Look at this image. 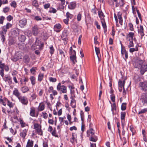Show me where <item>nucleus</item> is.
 Segmentation results:
<instances>
[{"instance_id":"1","label":"nucleus","mask_w":147,"mask_h":147,"mask_svg":"<svg viewBox=\"0 0 147 147\" xmlns=\"http://www.w3.org/2000/svg\"><path fill=\"white\" fill-rule=\"evenodd\" d=\"M144 61L138 58L134 63L135 67L140 68V72L142 75L147 71V64H144Z\"/></svg>"},{"instance_id":"2","label":"nucleus","mask_w":147,"mask_h":147,"mask_svg":"<svg viewBox=\"0 0 147 147\" xmlns=\"http://www.w3.org/2000/svg\"><path fill=\"white\" fill-rule=\"evenodd\" d=\"M43 46L44 44L42 43L40 41L36 38L35 43L31 46V49H32L34 50L36 49L40 50L42 49Z\"/></svg>"},{"instance_id":"3","label":"nucleus","mask_w":147,"mask_h":147,"mask_svg":"<svg viewBox=\"0 0 147 147\" xmlns=\"http://www.w3.org/2000/svg\"><path fill=\"white\" fill-rule=\"evenodd\" d=\"M57 90L60 94L66 93L67 87L64 85H61V82L59 83L57 86Z\"/></svg>"},{"instance_id":"4","label":"nucleus","mask_w":147,"mask_h":147,"mask_svg":"<svg viewBox=\"0 0 147 147\" xmlns=\"http://www.w3.org/2000/svg\"><path fill=\"white\" fill-rule=\"evenodd\" d=\"M139 87L142 91L145 92L147 91V81L140 82Z\"/></svg>"},{"instance_id":"5","label":"nucleus","mask_w":147,"mask_h":147,"mask_svg":"<svg viewBox=\"0 0 147 147\" xmlns=\"http://www.w3.org/2000/svg\"><path fill=\"white\" fill-rule=\"evenodd\" d=\"M18 98L19 101L22 105H26L28 104V100L26 96L21 95Z\"/></svg>"},{"instance_id":"6","label":"nucleus","mask_w":147,"mask_h":147,"mask_svg":"<svg viewBox=\"0 0 147 147\" xmlns=\"http://www.w3.org/2000/svg\"><path fill=\"white\" fill-rule=\"evenodd\" d=\"M121 53L122 56H123L124 55H125V58H124L126 59L128 58V53L126 51L124 47H123L122 44H121Z\"/></svg>"},{"instance_id":"7","label":"nucleus","mask_w":147,"mask_h":147,"mask_svg":"<svg viewBox=\"0 0 147 147\" xmlns=\"http://www.w3.org/2000/svg\"><path fill=\"white\" fill-rule=\"evenodd\" d=\"M141 99L143 103L147 104V92L142 93L141 96Z\"/></svg>"},{"instance_id":"8","label":"nucleus","mask_w":147,"mask_h":147,"mask_svg":"<svg viewBox=\"0 0 147 147\" xmlns=\"http://www.w3.org/2000/svg\"><path fill=\"white\" fill-rule=\"evenodd\" d=\"M32 32L34 36H36L38 33V28L36 25H35L32 28Z\"/></svg>"},{"instance_id":"9","label":"nucleus","mask_w":147,"mask_h":147,"mask_svg":"<svg viewBox=\"0 0 147 147\" xmlns=\"http://www.w3.org/2000/svg\"><path fill=\"white\" fill-rule=\"evenodd\" d=\"M76 6V1H73L70 2L68 5V8L71 10L74 9Z\"/></svg>"},{"instance_id":"10","label":"nucleus","mask_w":147,"mask_h":147,"mask_svg":"<svg viewBox=\"0 0 147 147\" xmlns=\"http://www.w3.org/2000/svg\"><path fill=\"white\" fill-rule=\"evenodd\" d=\"M26 19L25 18H23L20 21L19 25L21 27L23 28L26 25Z\"/></svg>"},{"instance_id":"11","label":"nucleus","mask_w":147,"mask_h":147,"mask_svg":"<svg viewBox=\"0 0 147 147\" xmlns=\"http://www.w3.org/2000/svg\"><path fill=\"white\" fill-rule=\"evenodd\" d=\"M61 28V26L59 24H56L54 26V31L57 32H59Z\"/></svg>"},{"instance_id":"12","label":"nucleus","mask_w":147,"mask_h":147,"mask_svg":"<svg viewBox=\"0 0 147 147\" xmlns=\"http://www.w3.org/2000/svg\"><path fill=\"white\" fill-rule=\"evenodd\" d=\"M3 79L5 82H8L9 84H11L12 83V79L10 76H5Z\"/></svg>"},{"instance_id":"13","label":"nucleus","mask_w":147,"mask_h":147,"mask_svg":"<svg viewBox=\"0 0 147 147\" xmlns=\"http://www.w3.org/2000/svg\"><path fill=\"white\" fill-rule=\"evenodd\" d=\"M48 92L49 93L52 92L53 95L54 96L57 95L58 94V92L55 90H54L53 87L52 86H50L49 87Z\"/></svg>"},{"instance_id":"14","label":"nucleus","mask_w":147,"mask_h":147,"mask_svg":"<svg viewBox=\"0 0 147 147\" xmlns=\"http://www.w3.org/2000/svg\"><path fill=\"white\" fill-rule=\"evenodd\" d=\"M13 94L16 96L18 98L21 96V94L19 92L17 88H15L13 91Z\"/></svg>"},{"instance_id":"15","label":"nucleus","mask_w":147,"mask_h":147,"mask_svg":"<svg viewBox=\"0 0 147 147\" xmlns=\"http://www.w3.org/2000/svg\"><path fill=\"white\" fill-rule=\"evenodd\" d=\"M94 131L91 128L87 131V135L88 137L94 135Z\"/></svg>"},{"instance_id":"16","label":"nucleus","mask_w":147,"mask_h":147,"mask_svg":"<svg viewBox=\"0 0 147 147\" xmlns=\"http://www.w3.org/2000/svg\"><path fill=\"white\" fill-rule=\"evenodd\" d=\"M138 32L141 36V38L142 39L143 36L144 35V29L142 26H140V28L138 30Z\"/></svg>"},{"instance_id":"17","label":"nucleus","mask_w":147,"mask_h":147,"mask_svg":"<svg viewBox=\"0 0 147 147\" xmlns=\"http://www.w3.org/2000/svg\"><path fill=\"white\" fill-rule=\"evenodd\" d=\"M6 34L2 32H0V36L1 40L3 43L5 42V41Z\"/></svg>"},{"instance_id":"18","label":"nucleus","mask_w":147,"mask_h":147,"mask_svg":"<svg viewBox=\"0 0 147 147\" xmlns=\"http://www.w3.org/2000/svg\"><path fill=\"white\" fill-rule=\"evenodd\" d=\"M35 108L32 107L30 108V115L32 117L35 116Z\"/></svg>"},{"instance_id":"19","label":"nucleus","mask_w":147,"mask_h":147,"mask_svg":"<svg viewBox=\"0 0 147 147\" xmlns=\"http://www.w3.org/2000/svg\"><path fill=\"white\" fill-rule=\"evenodd\" d=\"M28 129H25L22 132L20 133V136L22 137L23 139H24L27 135Z\"/></svg>"},{"instance_id":"20","label":"nucleus","mask_w":147,"mask_h":147,"mask_svg":"<svg viewBox=\"0 0 147 147\" xmlns=\"http://www.w3.org/2000/svg\"><path fill=\"white\" fill-rule=\"evenodd\" d=\"M134 35V33L132 32H129L127 35L126 37L127 39H132L133 40V37Z\"/></svg>"},{"instance_id":"21","label":"nucleus","mask_w":147,"mask_h":147,"mask_svg":"<svg viewBox=\"0 0 147 147\" xmlns=\"http://www.w3.org/2000/svg\"><path fill=\"white\" fill-rule=\"evenodd\" d=\"M101 21L102 26L104 29V32H105L107 31V26L104 19H101Z\"/></svg>"},{"instance_id":"22","label":"nucleus","mask_w":147,"mask_h":147,"mask_svg":"<svg viewBox=\"0 0 147 147\" xmlns=\"http://www.w3.org/2000/svg\"><path fill=\"white\" fill-rule=\"evenodd\" d=\"M21 90L23 93H25L28 92L29 89L27 86H25L22 88Z\"/></svg>"},{"instance_id":"23","label":"nucleus","mask_w":147,"mask_h":147,"mask_svg":"<svg viewBox=\"0 0 147 147\" xmlns=\"http://www.w3.org/2000/svg\"><path fill=\"white\" fill-rule=\"evenodd\" d=\"M67 34L66 30L64 31L62 34L61 38L62 39H67Z\"/></svg>"},{"instance_id":"24","label":"nucleus","mask_w":147,"mask_h":147,"mask_svg":"<svg viewBox=\"0 0 147 147\" xmlns=\"http://www.w3.org/2000/svg\"><path fill=\"white\" fill-rule=\"evenodd\" d=\"M34 142L32 140L29 139L27 142L26 147H33Z\"/></svg>"},{"instance_id":"25","label":"nucleus","mask_w":147,"mask_h":147,"mask_svg":"<svg viewBox=\"0 0 147 147\" xmlns=\"http://www.w3.org/2000/svg\"><path fill=\"white\" fill-rule=\"evenodd\" d=\"M111 111L112 112V114L114 115L115 114L114 113V111H116L117 110L116 105L115 102L114 103L111 105Z\"/></svg>"},{"instance_id":"26","label":"nucleus","mask_w":147,"mask_h":147,"mask_svg":"<svg viewBox=\"0 0 147 147\" xmlns=\"http://www.w3.org/2000/svg\"><path fill=\"white\" fill-rule=\"evenodd\" d=\"M45 109V105L43 103H40L38 107L39 111H42Z\"/></svg>"},{"instance_id":"27","label":"nucleus","mask_w":147,"mask_h":147,"mask_svg":"<svg viewBox=\"0 0 147 147\" xmlns=\"http://www.w3.org/2000/svg\"><path fill=\"white\" fill-rule=\"evenodd\" d=\"M97 140V137L95 135L91 136L89 138L90 141L93 142H96Z\"/></svg>"},{"instance_id":"28","label":"nucleus","mask_w":147,"mask_h":147,"mask_svg":"<svg viewBox=\"0 0 147 147\" xmlns=\"http://www.w3.org/2000/svg\"><path fill=\"white\" fill-rule=\"evenodd\" d=\"M19 34L18 30H14L12 32V35L13 37H16Z\"/></svg>"},{"instance_id":"29","label":"nucleus","mask_w":147,"mask_h":147,"mask_svg":"<svg viewBox=\"0 0 147 147\" xmlns=\"http://www.w3.org/2000/svg\"><path fill=\"white\" fill-rule=\"evenodd\" d=\"M30 79L31 82V84L33 85L36 84V78L34 76H31Z\"/></svg>"},{"instance_id":"30","label":"nucleus","mask_w":147,"mask_h":147,"mask_svg":"<svg viewBox=\"0 0 147 147\" xmlns=\"http://www.w3.org/2000/svg\"><path fill=\"white\" fill-rule=\"evenodd\" d=\"M44 78V74L40 73L38 76V81L40 82H41Z\"/></svg>"},{"instance_id":"31","label":"nucleus","mask_w":147,"mask_h":147,"mask_svg":"<svg viewBox=\"0 0 147 147\" xmlns=\"http://www.w3.org/2000/svg\"><path fill=\"white\" fill-rule=\"evenodd\" d=\"M32 5L34 6L37 9L39 6L38 4L37 0H34L32 2Z\"/></svg>"},{"instance_id":"32","label":"nucleus","mask_w":147,"mask_h":147,"mask_svg":"<svg viewBox=\"0 0 147 147\" xmlns=\"http://www.w3.org/2000/svg\"><path fill=\"white\" fill-rule=\"evenodd\" d=\"M125 84V81H123V82L120 80H119L118 82V85L119 87H123V90H124V84Z\"/></svg>"},{"instance_id":"33","label":"nucleus","mask_w":147,"mask_h":147,"mask_svg":"<svg viewBox=\"0 0 147 147\" xmlns=\"http://www.w3.org/2000/svg\"><path fill=\"white\" fill-rule=\"evenodd\" d=\"M70 104L72 108H75L76 107V101L75 99L71 100Z\"/></svg>"},{"instance_id":"34","label":"nucleus","mask_w":147,"mask_h":147,"mask_svg":"<svg viewBox=\"0 0 147 147\" xmlns=\"http://www.w3.org/2000/svg\"><path fill=\"white\" fill-rule=\"evenodd\" d=\"M66 17L69 20V19H72L74 17V15L69 12H67L66 13Z\"/></svg>"},{"instance_id":"35","label":"nucleus","mask_w":147,"mask_h":147,"mask_svg":"<svg viewBox=\"0 0 147 147\" xmlns=\"http://www.w3.org/2000/svg\"><path fill=\"white\" fill-rule=\"evenodd\" d=\"M133 40L132 39H129L128 40L129 41L128 45L127 47L129 48H130L131 47H134V44L133 42Z\"/></svg>"},{"instance_id":"36","label":"nucleus","mask_w":147,"mask_h":147,"mask_svg":"<svg viewBox=\"0 0 147 147\" xmlns=\"http://www.w3.org/2000/svg\"><path fill=\"white\" fill-rule=\"evenodd\" d=\"M37 97V95L35 93H33L31 95L30 98L32 100L36 99Z\"/></svg>"},{"instance_id":"37","label":"nucleus","mask_w":147,"mask_h":147,"mask_svg":"<svg viewBox=\"0 0 147 147\" xmlns=\"http://www.w3.org/2000/svg\"><path fill=\"white\" fill-rule=\"evenodd\" d=\"M138 47L137 46L135 47V48H130L129 49V51L131 53H133L134 51H138Z\"/></svg>"},{"instance_id":"38","label":"nucleus","mask_w":147,"mask_h":147,"mask_svg":"<svg viewBox=\"0 0 147 147\" xmlns=\"http://www.w3.org/2000/svg\"><path fill=\"white\" fill-rule=\"evenodd\" d=\"M18 39L21 42H23L25 40V36L24 35H21L19 37Z\"/></svg>"},{"instance_id":"39","label":"nucleus","mask_w":147,"mask_h":147,"mask_svg":"<svg viewBox=\"0 0 147 147\" xmlns=\"http://www.w3.org/2000/svg\"><path fill=\"white\" fill-rule=\"evenodd\" d=\"M70 59L74 64L77 62L76 55H71L70 56Z\"/></svg>"},{"instance_id":"40","label":"nucleus","mask_w":147,"mask_h":147,"mask_svg":"<svg viewBox=\"0 0 147 147\" xmlns=\"http://www.w3.org/2000/svg\"><path fill=\"white\" fill-rule=\"evenodd\" d=\"M126 115V113L125 112H122L121 113V120L125 119Z\"/></svg>"},{"instance_id":"41","label":"nucleus","mask_w":147,"mask_h":147,"mask_svg":"<svg viewBox=\"0 0 147 147\" xmlns=\"http://www.w3.org/2000/svg\"><path fill=\"white\" fill-rule=\"evenodd\" d=\"M49 80L50 82L54 83L57 81V79L55 78L50 77L49 78Z\"/></svg>"},{"instance_id":"42","label":"nucleus","mask_w":147,"mask_h":147,"mask_svg":"<svg viewBox=\"0 0 147 147\" xmlns=\"http://www.w3.org/2000/svg\"><path fill=\"white\" fill-rule=\"evenodd\" d=\"M98 14L99 17L101 18V19L102 18L104 19V17L105 16L102 11H98Z\"/></svg>"},{"instance_id":"43","label":"nucleus","mask_w":147,"mask_h":147,"mask_svg":"<svg viewBox=\"0 0 147 147\" xmlns=\"http://www.w3.org/2000/svg\"><path fill=\"white\" fill-rule=\"evenodd\" d=\"M147 112V108H144L142 109L141 111H139L138 114L144 113Z\"/></svg>"},{"instance_id":"44","label":"nucleus","mask_w":147,"mask_h":147,"mask_svg":"<svg viewBox=\"0 0 147 147\" xmlns=\"http://www.w3.org/2000/svg\"><path fill=\"white\" fill-rule=\"evenodd\" d=\"M126 104L125 103H123L121 107V109L122 111H124L126 109Z\"/></svg>"},{"instance_id":"45","label":"nucleus","mask_w":147,"mask_h":147,"mask_svg":"<svg viewBox=\"0 0 147 147\" xmlns=\"http://www.w3.org/2000/svg\"><path fill=\"white\" fill-rule=\"evenodd\" d=\"M36 132L39 135H42V132L41 129V127L36 129Z\"/></svg>"},{"instance_id":"46","label":"nucleus","mask_w":147,"mask_h":147,"mask_svg":"<svg viewBox=\"0 0 147 147\" xmlns=\"http://www.w3.org/2000/svg\"><path fill=\"white\" fill-rule=\"evenodd\" d=\"M51 134L53 136H54L57 137H58V135L56 134V130L55 127L54 128V129L53 131L52 132H51Z\"/></svg>"},{"instance_id":"47","label":"nucleus","mask_w":147,"mask_h":147,"mask_svg":"<svg viewBox=\"0 0 147 147\" xmlns=\"http://www.w3.org/2000/svg\"><path fill=\"white\" fill-rule=\"evenodd\" d=\"M1 28L2 30V31H1L0 32H2L6 34L7 31V29L6 28L5 26H4L1 27Z\"/></svg>"},{"instance_id":"48","label":"nucleus","mask_w":147,"mask_h":147,"mask_svg":"<svg viewBox=\"0 0 147 147\" xmlns=\"http://www.w3.org/2000/svg\"><path fill=\"white\" fill-rule=\"evenodd\" d=\"M49 49H50V53L51 55H52L54 53L55 51L53 46L52 45L51 46L49 47Z\"/></svg>"},{"instance_id":"49","label":"nucleus","mask_w":147,"mask_h":147,"mask_svg":"<svg viewBox=\"0 0 147 147\" xmlns=\"http://www.w3.org/2000/svg\"><path fill=\"white\" fill-rule=\"evenodd\" d=\"M68 87L70 90V93L72 94L74 92V87L73 85H69L68 86Z\"/></svg>"},{"instance_id":"50","label":"nucleus","mask_w":147,"mask_h":147,"mask_svg":"<svg viewBox=\"0 0 147 147\" xmlns=\"http://www.w3.org/2000/svg\"><path fill=\"white\" fill-rule=\"evenodd\" d=\"M56 11L57 10L51 7L50 8L49 12L50 13H56Z\"/></svg>"},{"instance_id":"51","label":"nucleus","mask_w":147,"mask_h":147,"mask_svg":"<svg viewBox=\"0 0 147 147\" xmlns=\"http://www.w3.org/2000/svg\"><path fill=\"white\" fill-rule=\"evenodd\" d=\"M20 122L21 124V125L22 127H23L26 126V124L21 119L20 121Z\"/></svg>"},{"instance_id":"52","label":"nucleus","mask_w":147,"mask_h":147,"mask_svg":"<svg viewBox=\"0 0 147 147\" xmlns=\"http://www.w3.org/2000/svg\"><path fill=\"white\" fill-rule=\"evenodd\" d=\"M80 115H81V120L82 122L84 121V113L82 111H81V112H80Z\"/></svg>"},{"instance_id":"53","label":"nucleus","mask_w":147,"mask_h":147,"mask_svg":"<svg viewBox=\"0 0 147 147\" xmlns=\"http://www.w3.org/2000/svg\"><path fill=\"white\" fill-rule=\"evenodd\" d=\"M119 6L120 7H122L123 6L124 4H125V3L124 2V0H121V1L119 2Z\"/></svg>"},{"instance_id":"54","label":"nucleus","mask_w":147,"mask_h":147,"mask_svg":"<svg viewBox=\"0 0 147 147\" xmlns=\"http://www.w3.org/2000/svg\"><path fill=\"white\" fill-rule=\"evenodd\" d=\"M136 11L137 12L138 16L139 18L140 19V20L141 21H142V18L141 15V14L139 12V10H138L137 9Z\"/></svg>"},{"instance_id":"55","label":"nucleus","mask_w":147,"mask_h":147,"mask_svg":"<svg viewBox=\"0 0 147 147\" xmlns=\"http://www.w3.org/2000/svg\"><path fill=\"white\" fill-rule=\"evenodd\" d=\"M95 50L96 51V54L97 55V57H98V55L99 53H100V50L98 48L96 47H95Z\"/></svg>"},{"instance_id":"56","label":"nucleus","mask_w":147,"mask_h":147,"mask_svg":"<svg viewBox=\"0 0 147 147\" xmlns=\"http://www.w3.org/2000/svg\"><path fill=\"white\" fill-rule=\"evenodd\" d=\"M5 26V27H6V28H7V29H9V28H11L12 26V24H11L9 23H7V24L6 25L4 26Z\"/></svg>"},{"instance_id":"57","label":"nucleus","mask_w":147,"mask_h":147,"mask_svg":"<svg viewBox=\"0 0 147 147\" xmlns=\"http://www.w3.org/2000/svg\"><path fill=\"white\" fill-rule=\"evenodd\" d=\"M82 18V14L79 13L77 15V20L78 21H80L81 19Z\"/></svg>"},{"instance_id":"58","label":"nucleus","mask_w":147,"mask_h":147,"mask_svg":"<svg viewBox=\"0 0 147 147\" xmlns=\"http://www.w3.org/2000/svg\"><path fill=\"white\" fill-rule=\"evenodd\" d=\"M10 5L11 7H13L14 8H15L16 7V1H14L11 2Z\"/></svg>"},{"instance_id":"59","label":"nucleus","mask_w":147,"mask_h":147,"mask_svg":"<svg viewBox=\"0 0 147 147\" xmlns=\"http://www.w3.org/2000/svg\"><path fill=\"white\" fill-rule=\"evenodd\" d=\"M23 81L24 83V84L26 85V82H28L29 80V79L28 78L24 77L23 79Z\"/></svg>"},{"instance_id":"60","label":"nucleus","mask_w":147,"mask_h":147,"mask_svg":"<svg viewBox=\"0 0 147 147\" xmlns=\"http://www.w3.org/2000/svg\"><path fill=\"white\" fill-rule=\"evenodd\" d=\"M5 20V17L3 16H1L0 17V24H2L3 23V21Z\"/></svg>"},{"instance_id":"61","label":"nucleus","mask_w":147,"mask_h":147,"mask_svg":"<svg viewBox=\"0 0 147 147\" xmlns=\"http://www.w3.org/2000/svg\"><path fill=\"white\" fill-rule=\"evenodd\" d=\"M111 98L112 101L114 103L115 101V97L114 94H112L111 95Z\"/></svg>"},{"instance_id":"62","label":"nucleus","mask_w":147,"mask_h":147,"mask_svg":"<svg viewBox=\"0 0 147 147\" xmlns=\"http://www.w3.org/2000/svg\"><path fill=\"white\" fill-rule=\"evenodd\" d=\"M7 105L9 106L10 108L12 107L13 106L12 102H10L8 100H7Z\"/></svg>"},{"instance_id":"63","label":"nucleus","mask_w":147,"mask_h":147,"mask_svg":"<svg viewBox=\"0 0 147 147\" xmlns=\"http://www.w3.org/2000/svg\"><path fill=\"white\" fill-rule=\"evenodd\" d=\"M130 30L131 31H133L134 30L133 28V24L131 23H129L128 24Z\"/></svg>"},{"instance_id":"64","label":"nucleus","mask_w":147,"mask_h":147,"mask_svg":"<svg viewBox=\"0 0 147 147\" xmlns=\"http://www.w3.org/2000/svg\"><path fill=\"white\" fill-rule=\"evenodd\" d=\"M42 116L45 119H46L48 117V115L47 113L45 112L42 113Z\"/></svg>"}]
</instances>
